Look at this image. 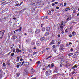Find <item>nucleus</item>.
Instances as JSON below:
<instances>
[{"mask_svg":"<svg viewBox=\"0 0 79 79\" xmlns=\"http://www.w3.org/2000/svg\"><path fill=\"white\" fill-rule=\"evenodd\" d=\"M5 32V31L4 30H2L0 31V38H2L3 37V35Z\"/></svg>","mask_w":79,"mask_h":79,"instance_id":"1","label":"nucleus"},{"mask_svg":"<svg viewBox=\"0 0 79 79\" xmlns=\"http://www.w3.org/2000/svg\"><path fill=\"white\" fill-rule=\"evenodd\" d=\"M51 73V71L50 69L47 70L45 72V75L46 76H48Z\"/></svg>","mask_w":79,"mask_h":79,"instance_id":"2","label":"nucleus"},{"mask_svg":"<svg viewBox=\"0 0 79 79\" xmlns=\"http://www.w3.org/2000/svg\"><path fill=\"white\" fill-rule=\"evenodd\" d=\"M38 2L35 1H32L31 2V4L33 5H37Z\"/></svg>","mask_w":79,"mask_h":79,"instance_id":"3","label":"nucleus"},{"mask_svg":"<svg viewBox=\"0 0 79 79\" xmlns=\"http://www.w3.org/2000/svg\"><path fill=\"white\" fill-rule=\"evenodd\" d=\"M28 32L29 33H30V34H34V31L31 28L28 29Z\"/></svg>","mask_w":79,"mask_h":79,"instance_id":"4","label":"nucleus"},{"mask_svg":"<svg viewBox=\"0 0 79 79\" xmlns=\"http://www.w3.org/2000/svg\"><path fill=\"white\" fill-rule=\"evenodd\" d=\"M36 44L38 46H40V44H41V43H40V40H38L37 41Z\"/></svg>","mask_w":79,"mask_h":79,"instance_id":"5","label":"nucleus"},{"mask_svg":"<svg viewBox=\"0 0 79 79\" xmlns=\"http://www.w3.org/2000/svg\"><path fill=\"white\" fill-rule=\"evenodd\" d=\"M29 65V62H25V64L24 65L25 66H28Z\"/></svg>","mask_w":79,"mask_h":79,"instance_id":"6","label":"nucleus"},{"mask_svg":"<svg viewBox=\"0 0 79 79\" xmlns=\"http://www.w3.org/2000/svg\"><path fill=\"white\" fill-rule=\"evenodd\" d=\"M63 47H64L63 45H60V48H59V50H63V49H64L63 48Z\"/></svg>","mask_w":79,"mask_h":79,"instance_id":"7","label":"nucleus"},{"mask_svg":"<svg viewBox=\"0 0 79 79\" xmlns=\"http://www.w3.org/2000/svg\"><path fill=\"white\" fill-rule=\"evenodd\" d=\"M55 43V41L54 40H52V41L50 43L49 45H54Z\"/></svg>","mask_w":79,"mask_h":79,"instance_id":"8","label":"nucleus"},{"mask_svg":"<svg viewBox=\"0 0 79 79\" xmlns=\"http://www.w3.org/2000/svg\"><path fill=\"white\" fill-rule=\"evenodd\" d=\"M35 44V40H34L31 42V45H34Z\"/></svg>","mask_w":79,"mask_h":79,"instance_id":"9","label":"nucleus"},{"mask_svg":"<svg viewBox=\"0 0 79 79\" xmlns=\"http://www.w3.org/2000/svg\"><path fill=\"white\" fill-rule=\"evenodd\" d=\"M39 32H40V30L39 29H37L35 31L36 34H39Z\"/></svg>","mask_w":79,"mask_h":79,"instance_id":"10","label":"nucleus"},{"mask_svg":"<svg viewBox=\"0 0 79 79\" xmlns=\"http://www.w3.org/2000/svg\"><path fill=\"white\" fill-rule=\"evenodd\" d=\"M72 34L73 36H75V35L76 34V32L74 31L72 32Z\"/></svg>","mask_w":79,"mask_h":79,"instance_id":"11","label":"nucleus"},{"mask_svg":"<svg viewBox=\"0 0 79 79\" xmlns=\"http://www.w3.org/2000/svg\"><path fill=\"white\" fill-rule=\"evenodd\" d=\"M68 19L69 20H71V15H70L67 18V20H68Z\"/></svg>","mask_w":79,"mask_h":79,"instance_id":"12","label":"nucleus"},{"mask_svg":"<svg viewBox=\"0 0 79 79\" xmlns=\"http://www.w3.org/2000/svg\"><path fill=\"white\" fill-rule=\"evenodd\" d=\"M19 58H20V57L19 56L17 57V59L16 61L17 62H19Z\"/></svg>","mask_w":79,"mask_h":79,"instance_id":"13","label":"nucleus"},{"mask_svg":"<svg viewBox=\"0 0 79 79\" xmlns=\"http://www.w3.org/2000/svg\"><path fill=\"white\" fill-rule=\"evenodd\" d=\"M65 24V21H64L63 22H62L61 23V25H62V26H64V25Z\"/></svg>","mask_w":79,"mask_h":79,"instance_id":"14","label":"nucleus"},{"mask_svg":"<svg viewBox=\"0 0 79 79\" xmlns=\"http://www.w3.org/2000/svg\"><path fill=\"white\" fill-rule=\"evenodd\" d=\"M48 15H51V11L50 10H48Z\"/></svg>","mask_w":79,"mask_h":79,"instance_id":"15","label":"nucleus"},{"mask_svg":"<svg viewBox=\"0 0 79 79\" xmlns=\"http://www.w3.org/2000/svg\"><path fill=\"white\" fill-rule=\"evenodd\" d=\"M44 39H45V37H43L40 38V40H41V41H43Z\"/></svg>","mask_w":79,"mask_h":79,"instance_id":"16","label":"nucleus"},{"mask_svg":"<svg viewBox=\"0 0 79 79\" xmlns=\"http://www.w3.org/2000/svg\"><path fill=\"white\" fill-rule=\"evenodd\" d=\"M45 36H46L47 35H49V32H46L44 34Z\"/></svg>","mask_w":79,"mask_h":79,"instance_id":"17","label":"nucleus"},{"mask_svg":"<svg viewBox=\"0 0 79 79\" xmlns=\"http://www.w3.org/2000/svg\"><path fill=\"white\" fill-rule=\"evenodd\" d=\"M71 55H73V53H70L68 54V56H69L70 57Z\"/></svg>","mask_w":79,"mask_h":79,"instance_id":"18","label":"nucleus"},{"mask_svg":"<svg viewBox=\"0 0 79 79\" xmlns=\"http://www.w3.org/2000/svg\"><path fill=\"white\" fill-rule=\"evenodd\" d=\"M76 56H77L75 54L72 56V58H76Z\"/></svg>","mask_w":79,"mask_h":79,"instance_id":"19","label":"nucleus"},{"mask_svg":"<svg viewBox=\"0 0 79 79\" xmlns=\"http://www.w3.org/2000/svg\"><path fill=\"white\" fill-rule=\"evenodd\" d=\"M50 30V28L49 27H47L46 31H49Z\"/></svg>","mask_w":79,"mask_h":79,"instance_id":"20","label":"nucleus"},{"mask_svg":"<svg viewBox=\"0 0 79 79\" xmlns=\"http://www.w3.org/2000/svg\"><path fill=\"white\" fill-rule=\"evenodd\" d=\"M77 65H75V66H74L73 67V69L77 68Z\"/></svg>","mask_w":79,"mask_h":79,"instance_id":"21","label":"nucleus"},{"mask_svg":"<svg viewBox=\"0 0 79 79\" xmlns=\"http://www.w3.org/2000/svg\"><path fill=\"white\" fill-rule=\"evenodd\" d=\"M8 17H4L3 18L4 19H8Z\"/></svg>","mask_w":79,"mask_h":79,"instance_id":"22","label":"nucleus"},{"mask_svg":"<svg viewBox=\"0 0 79 79\" xmlns=\"http://www.w3.org/2000/svg\"><path fill=\"white\" fill-rule=\"evenodd\" d=\"M24 11H25V9H23L21 11V13H23V12Z\"/></svg>","mask_w":79,"mask_h":79,"instance_id":"23","label":"nucleus"},{"mask_svg":"<svg viewBox=\"0 0 79 79\" xmlns=\"http://www.w3.org/2000/svg\"><path fill=\"white\" fill-rule=\"evenodd\" d=\"M24 63L25 64V62L24 61H23L22 62V64H21V66H22L23 65V64H24Z\"/></svg>","mask_w":79,"mask_h":79,"instance_id":"24","label":"nucleus"},{"mask_svg":"<svg viewBox=\"0 0 79 79\" xmlns=\"http://www.w3.org/2000/svg\"><path fill=\"white\" fill-rule=\"evenodd\" d=\"M13 46H14V45H12L10 46L11 47H10V49H12L13 48Z\"/></svg>","mask_w":79,"mask_h":79,"instance_id":"25","label":"nucleus"},{"mask_svg":"<svg viewBox=\"0 0 79 79\" xmlns=\"http://www.w3.org/2000/svg\"><path fill=\"white\" fill-rule=\"evenodd\" d=\"M51 68H53V67H54V64H53V63L51 64Z\"/></svg>","mask_w":79,"mask_h":79,"instance_id":"26","label":"nucleus"},{"mask_svg":"<svg viewBox=\"0 0 79 79\" xmlns=\"http://www.w3.org/2000/svg\"><path fill=\"white\" fill-rule=\"evenodd\" d=\"M53 51H54V52L55 53H56V51H57V49H55L54 50H53Z\"/></svg>","mask_w":79,"mask_h":79,"instance_id":"27","label":"nucleus"},{"mask_svg":"<svg viewBox=\"0 0 79 79\" xmlns=\"http://www.w3.org/2000/svg\"><path fill=\"white\" fill-rule=\"evenodd\" d=\"M11 52H10L9 53H8V54H7V56H8L10 55V54H11Z\"/></svg>","mask_w":79,"mask_h":79,"instance_id":"28","label":"nucleus"},{"mask_svg":"<svg viewBox=\"0 0 79 79\" xmlns=\"http://www.w3.org/2000/svg\"><path fill=\"white\" fill-rule=\"evenodd\" d=\"M16 75H17V76H18H18H19L20 75V74H19V73H17Z\"/></svg>","mask_w":79,"mask_h":79,"instance_id":"29","label":"nucleus"},{"mask_svg":"<svg viewBox=\"0 0 79 79\" xmlns=\"http://www.w3.org/2000/svg\"><path fill=\"white\" fill-rule=\"evenodd\" d=\"M37 52H34L33 53V55H35V54H37Z\"/></svg>","mask_w":79,"mask_h":79,"instance_id":"30","label":"nucleus"},{"mask_svg":"<svg viewBox=\"0 0 79 79\" xmlns=\"http://www.w3.org/2000/svg\"><path fill=\"white\" fill-rule=\"evenodd\" d=\"M69 37H73V35L70 34L69 35Z\"/></svg>","mask_w":79,"mask_h":79,"instance_id":"31","label":"nucleus"},{"mask_svg":"<svg viewBox=\"0 0 79 79\" xmlns=\"http://www.w3.org/2000/svg\"><path fill=\"white\" fill-rule=\"evenodd\" d=\"M21 63H22L21 62H20L18 63L17 64L18 65H20V64H21Z\"/></svg>","mask_w":79,"mask_h":79,"instance_id":"32","label":"nucleus"},{"mask_svg":"<svg viewBox=\"0 0 79 79\" xmlns=\"http://www.w3.org/2000/svg\"><path fill=\"white\" fill-rule=\"evenodd\" d=\"M60 27L61 29L63 30V25H61V26H60Z\"/></svg>","mask_w":79,"mask_h":79,"instance_id":"33","label":"nucleus"},{"mask_svg":"<svg viewBox=\"0 0 79 79\" xmlns=\"http://www.w3.org/2000/svg\"><path fill=\"white\" fill-rule=\"evenodd\" d=\"M45 30V28H44V27L42 28V31H43L44 32V31Z\"/></svg>","mask_w":79,"mask_h":79,"instance_id":"34","label":"nucleus"},{"mask_svg":"<svg viewBox=\"0 0 79 79\" xmlns=\"http://www.w3.org/2000/svg\"><path fill=\"white\" fill-rule=\"evenodd\" d=\"M25 42H29V39H27L26 41Z\"/></svg>","mask_w":79,"mask_h":79,"instance_id":"35","label":"nucleus"},{"mask_svg":"<svg viewBox=\"0 0 79 79\" xmlns=\"http://www.w3.org/2000/svg\"><path fill=\"white\" fill-rule=\"evenodd\" d=\"M16 52H17V53H18L19 52V49L18 48L16 49Z\"/></svg>","mask_w":79,"mask_h":79,"instance_id":"36","label":"nucleus"},{"mask_svg":"<svg viewBox=\"0 0 79 79\" xmlns=\"http://www.w3.org/2000/svg\"><path fill=\"white\" fill-rule=\"evenodd\" d=\"M45 52V51H43L41 52V54H43Z\"/></svg>","mask_w":79,"mask_h":79,"instance_id":"37","label":"nucleus"},{"mask_svg":"<svg viewBox=\"0 0 79 79\" xmlns=\"http://www.w3.org/2000/svg\"><path fill=\"white\" fill-rule=\"evenodd\" d=\"M50 38H49V37L47 38L46 39V40H49Z\"/></svg>","mask_w":79,"mask_h":79,"instance_id":"38","label":"nucleus"},{"mask_svg":"<svg viewBox=\"0 0 79 79\" xmlns=\"http://www.w3.org/2000/svg\"><path fill=\"white\" fill-rule=\"evenodd\" d=\"M44 18H45V16H44L41 17V19H44Z\"/></svg>","mask_w":79,"mask_h":79,"instance_id":"39","label":"nucleus"},{"mask_svg":"<svg viewBox=\"0 0 79 79\" xmlns=\"http://www.w3.org/2000/svg\"><path fill=\"white\" fill-rule=\"evenodd\" d=\"M13 38L14 39H16L17 38V36H14Z\"/></svg>","mask_w":79,"mask_h":79,"instance_id":"40","label":"nucleus"},{"mask_svg":"<svg viewBox=\"0 0 79 79\" xmlns=\"http://www.w3.org/2000/svg\"><path fill=\"white\" fill-rule=\"evenodd\" d=\"M14 56V53H12L11 55V56Z\"/></svg>","mask_w":79,"mask_h":79,"instance_id":"41","label":"nucleus"},{"mask_svg":"<svg viewBox=\"0 0 79 79\" xmlns=\"http://www.w3.org/2000/svg\"><path fill=\"white\" fill-rule=\"evenodd\" d=\"M60 34H58L57 35L58 37L59 38H60Z\"/></svg>","mask_w":79,"mask_h":79,"instance_id":"42","label":"nucleus"},{"mask_svg":"<svg viewBox=\"0 0 79 79\" xmlns=\"http://www.w3.org/2000/svg\"><path fill=\"white\" fill-rule=\"evenodd\" d=\"M40 2H44V0H40Z\"/></svg>","mask_w":79,"mask_h":79,"instance_id":"43","label":"nucleus"},{"mask_svg":"<svg viewBox=\"0 0 79 79\" xmlns=\"http://www.w3.org/2000/svg\"><path fill=\"white\" fill-rule=\"evenodd\" d=\"M13 53H15V49H13Z\"/></svg>","mask_w":79,"mask_h":79,"instance_id":"44","label":"nucleus"},{"mask_svg":"<svg viewBox=\"0 0 79 79\" xmlns=\"http://www.w3.org/2000/svg\"><path fill=\"white\" fill-rule=\"evenodd\" d=\"M3 66H6V65H5V63H3Z\"/></svg>","mask_w":79,"mask_h":79,"instance_id":"45","label":"nucleus"},{"mask_svg":"<svg viewBox=\"0 0 79 79\" xmlns=\"http://www.w3.org/2000/svg\"><path fill=\"white\" fill-rule=\"evenodd\" d=\"M75 73V72H73L72 73V74L73 75V74H74Z\"/></svg>","mask_w":79,"mask_h":79,"instance_id":"46","label":"nucleus"},{"mask_svg":"<svg viewBox=\"0 0 79 79\" xmlns=\"http://www.w3.org/2000/svg\"><path fill=\"white\" fill-rule=\"evenodd\" d=\"M55 5V3H53L52 4V6H54Z\"/></svg>","mask_w":79,"mask_h":79,"instance_id":"47","label":"nucleus"},{"mask_svg":"<svg viewBox=\"0 0 79 79\" xmlns=\"http://www.w3.org/2000/svg\"><path fill=\"white\" fill-rule=\"evenodd\" d=\"M65 32H68V29H66L65 31Z\"/></svg>","mask_w":79,"mask_h":79,"instance_id":"48","label":"nucleus"},{"mask_svg":"<svg viewBox=\"0 0 79 79\" xmlns=\"http://www.w3.org/2000/svg\"><path fill=\"white\" fill-rule=\"evenodd\" d=\"M13 19L14 20H16V18L15 17H14Z\"/></svg>","mask_w":79,"mask_h":79,"instance_id":"49","label":"nucleus"},{"mask_svg":"<svg viewBox=\"0 0 79 79\" xmlns=\"http://www.w3.org/2000/svg\"><path fill=\"white\" fill-rule=\"evenodd\" d=\"M52 56H49L48 58H48H52Z\"/></svg>","mask_w":79,"mask_h":79,"instance_id":"50","label":"nucleus"},{"mask_svg":"<svg viewBox=\"0 0 79 79\" xmlns=\"http://www.w3.org/2000/svg\"><path fill=\"white\" fill-rule=\"evenodd\" d=\"M54 3L55 4H57L58 3V2H55Z\"/></svg>","mask_w":79,"mask_h":79,"instance_id":"51","label":"nucleus"},{"mask_svg":"<svg viewBox=\"0 0 79 79\" xmlns=\"http://www.w3.org/2000/svg\"><path fill=\"white\" fill-rule=\"evenodd\" d=\"M20 61H23V58H21L20 60Z\"/></svg>","mask_w":79,"mask_h":79,"instance_id":"52","label":"nucleus"},{"mask_svg":"<svg viewBox=\"0 0 79 79\" xmlns=\"http://www.w3.org/2000/svg\"><path fill=\"white\" fill-rule=\"evenodd\" d=\"M21 29H22V27H20L19 29V30L20 31H21Z\"/></svg>","mask_w":79,"mask_h":79,"instance_id":"53","label":"nucleus"},{"mask_svg":"<svg viewBox=\"0 0 79 79\" xmlns=\"http://www.w3.org/2000/svg\"><path fill=\"white\" fill-rule=\"evenodd\" d=\"M71 23H75V22H74L73 21H72L71 22Z\"/></svg>","mask_w":79,"mask_h":79,"instance_id":"54","label":"nucleus"},{"mask_svg":"<svg viewBox=\"0 0 79 79\" xmlns=\"http://www.w3.org/2000/svg\"><path fill=\"white\" fill-rule=\"evenodd\" d=\"M57 44H58V45H60V41L58 42Z\"/></svg>","mask_w":79,"mask_h":79,"instance_id":"55","label":"nucleus"},{"mask_svg":"<svg viewBox=\"0 0 79 79\" xmlns=\"http://www.w3.org/2000/svg\"><path fill=\"white\" fill-rule=\"evenodd\" d=\"M66 5H67L66 3H64V6H66Z\"/></svg>","mask_w":79,"mask_h":79,"instance_id":"56","label":"nucleus"},{"mask_svg":"<svg viewBox=\"0 0 79 79\" xmlns=\"http://www.w3.org/2000/svg\"><path fill=\"white\" fill-rule=\"evenodd\" d=\"M69 45H71V44H72V43H71V42H69Z\"/></svg>","mask_w":79,"mask_h":79,"instance_id":"57","label":"nucleus"},{"mask_svg":"<svg viewBox=\"0 0 79 79\" xmlns=\"http://www.w3.org/2000/svg\"><path fill=\"white\" fill-rule=\"evenodd\" d=\"M70 50H71V52H73V49L72 48H71Z\"/></svg>","mask_w":79,"mask_h":79,"instance_id":"58","label":"nucleus"},{"mask_svg":"<svg viewBox=\"0 0 79 79\" xmlns=\"http://www.w3.org/2000/svg\"><path fill=\"white\" fill-rule=\"evenodd\" d=\"M19 29H17V30H15V32H17V31H19Z\"/></svg>","mask_w":79,"mask_h":79,"instance_id":"59","label":"nucleus"},{"mask_svg":"<svg viewBox=\"0 0 79 79\" xmlns=\"http://www.w3.org/2000/svg\"><path fill=\"white\" fill-rule=\"evenodd\" d=\"M56 9H60V7H56Z\"/></svg>","mask_w":79,"mask_h":79,"instance_id":"60","label":"nucleus"},{"mask_svg":"<svg viewBox=\"0 0 79 79\" xmlns=\"http://www.w3.org/2000/svg\"><path fill=\"white\" fill-rule=\"evenodd\" d=\"M49 49H50V48H46V50H49Z\"/></svg>","mask_w":79,"mask_h":79,"instance_id":"61","label":"nucleus"},{"mask_svg":"<svg viewBox=\"0 0 79 79\" xmlns=\"http://www.w3.org/2000/svg\"><path fill=\"white\" fill-rule=\"evenodd\" d=\"M60 6H63V4L62 3H61L60 4Z\"/></svg>","mask_w":79,"mask_h":79,"instance_id":"62","label":"nucleus"},{"mask_svg":"<svg viewBox=\"0 0 79 79\" xmlns=\"http://www.w3.org/2000/svg\"><path fill=\"white\" fill-rule=\"evenodd\" d=\"M50 64H49L48 66V68H50Z\"/></svg>","mask_w":79,"mask_h":79,"instance_id":"63","label":"nucleus"},{"mask_svg":"<svg viewBox=\"0 0 79 79\" xmlns=\"http://www.w3.org/2000/svg\"><path fill=\"white\" fill-rule=\"evenodd\" d=\"M33 49H36V47H35H35L33 48Z\"/></svg>","mask_w":79,"mask_h":79,"instance_id":"64","label":"nucleus"}]
</instances>
